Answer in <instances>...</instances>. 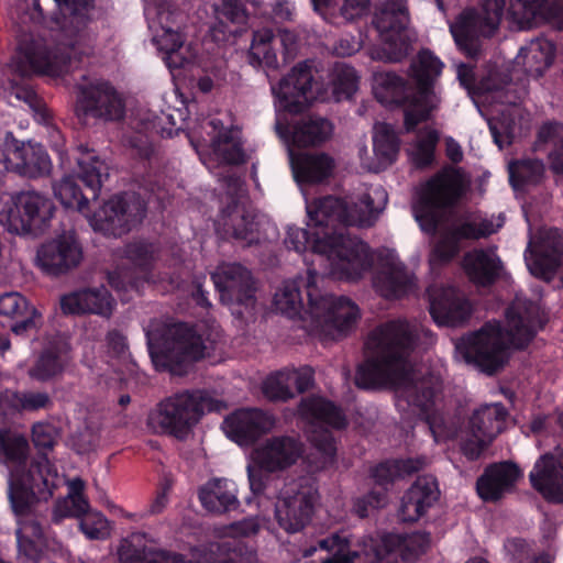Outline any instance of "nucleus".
I'll use <instances>...</instances> for the list:
<instances>
[{
    "label": "nucleus",
    "mask_w": 563,
    "mask_h": 563,
    "mask_svg": "<svg viewBox=\"0 0 563 563\" xmlns=\"http://www.w3.org/2000/svg\"><path fill=\"white\" fill-rule=\"evenodd\" d=\"M386 202L387 194L380 187H371L346 199L325 197L307 201V230L288 227L284 243L299 254L310 250L316 257L311 267H316L320 276L344 282L363 278L377 257L379 271L373 278L375 289L388 299L404 297L413 291L417 284L397 253L383 249L375 256L365 242L339 230L340 225H373Z\"/></svg>",
    "instance_id": "f257e3e1"
},
{
    "label": "nucleus",
    "mask_w": 563,
    "mask_h": 563,
    "mask_svg": "<svg viewBox=\"0 0 563 563\" xmlns=\"http://www.w3.org/2000/svg\"><path fill=\"white\" fill-rule=\"evenodd\" d=\"M433 342V335L416 321L395 320L378 327L366 341L368 358L357 368L356 385L365 389L393 388L399 411L429 420V408L441 388V375L424 367L413 368L409 357Z\"/></svg>",
    "instance_id": "f03ea898"
},
{
    "label": "nucleus",
    "mask_w": 563,
    "mask_h": 563,
    "mask_svg": "<svg viewBox=\"0 0 563 563\" xmlns=\"http://www.w3.org/2000/svg\"><path fill=\"white\" fill-rule=\"evenodd\" d=\"M27 454L29 443L23 435L0 429V463L9 470V498L12 509L19 516V556L36 562L47 544L41 527L27 510L35 500H46L51 497L60 479L46 457L27 467Z\"/></svg>",
    "instance_id": "7ed1b4c3"
},
{
    "label": "nucleus",
    "mask_w": 563,
    "mask_h": 563,
    "mask_svg": "<svg viewBox=\"0 0 563 563\" xmlns=\"http://www.w3.org/2000/svg\"><path fill=\"white\" fill-rule=\"evenodd\" d=\"M507 330L499 322H487L455 344V360L473 365L492 374L500 368L508 358V350L523 347L540 327L539 307L517 297L506 313Z\"/></svg>",
    "instance_id": "20e7f679"
},
{
    "label": "nucleus",
    "mask_w": 563,
    "mask_h": 563,
    "mask_svg": "<svg viewBox=\"0 0 563 563\" xmlns=\"http://www.w3.org/2000/svg\"><path fill=\"white\" fill-rule=\"evenodd\" d=\"M429 545L428 533L415 532L405 537L363 538L352 547L347 533L342 531L317 539L302 550V555L316 556L313 563H353L357 558H363L365 563H401L416 560Z\"/></svg>",
    "instance_id": "39448f33"
},
{
    "label": "nucleus",
    "mask_w": 563,
    "mask_h": 563,
    "mask_svg": "<svg viewBox=\"0 0 563 563\" xmlns=\"http://www.w3.org/2000/svg\"><path fill=\"white\" fill-rule=\"evenodd\" d=\"M62 19H56L59 29L58 46L53 53L42 38L23 40L10 68L21 76L43 74L59 76L68 69L69 54L59 53L62 46L75 49L85 41L84 29L89 19L90 0H54Z\"/></svg>",
    "instance_id": "423d86ee"
},
{
    "label": "nucleus",
    "mask_w": 563,
    "mask_h": 563,
    "mask_svg": "<svg viewBox=\"0 0 563 563\" xmlns=\"http://www.w3.org/2000/svg\"><path fill=\"white\" fill-rule=\"evenodd\" d=\"M443 68L442 62L430 51H421L410 67L415 88L407 87L394 73L377 71L373 76L375 98L385 106L407 104L405 125L409 131L428 119L440 102L435 91V79Z\"/></svg>",
    "instance_id": "0eeeda50"
},
{
    "label": "nucleus",
    "mask_w": 563,
    "mask_h": 563,
    "mask_svg": "<svg viewBox=\"0 0 563 563\" xmlns=\"http://www.w3.org/2000/svg\"><path fill=\"white\" fill-rule=\"evenodd\" d=\"M275 107L277 110L276 131L290 148L317 145L328 140L333 131L332 124L322 118H308L300 120L291 131L284 124L282 111L296 113L302 111L312 101L324 99L318 89L308 62L298 64L282 79L277 87H273Z\"/></svg>",
    "instance_id": "6e6552de"
},
{
    "label": "nucleus",
    "mask_w": 563,
    "mask_h": 563,
    "mask_svg": "<svg viewBox=\"0 0 563 563\" xmlns=\"http://www.w3.org/2000/svg\"><path fill=\"white\" fill-rule=\"evenodd\" d=\"M147 347L157 371L181 375L192 362L209 357L221 349L218 329L208 331L183 323L153 320L145 328Z\"/></svg>",
    "instance_id": "1a4fd4ad"
},
{
    "label": "nucleus",
    "mask_w": 563,
    "mask_h": 563,
    "mask_svg": "<svg viewBox=\"0 0 563 563\" xmlns=\"http://www.w3.org/2000/svg\"><path fill=\"white\" fill-rule=\"evenodd\" d=\"M54 196L67 209H75L89 218L96 231L120 235L139 224L145 216V207L139 197L128 195L110 199L100 211L89 217L88 199L84 197L75 176H64L54 187Z\"/></svg>",
    "instance_id": "9d476101"
},
{
    "label": "nucleus",
    "mask_w": 563,
    "mask_h": 563,
    "mask_svg": "<svg viewBox=\"0 0 563 563\" xmlns=\"http://www.w3.org/2000/svg\"><path fill=\"white\" fill-rule=\"evenodd\" d=\"M316 274L307 282V307L302 320L320 338L336 340L344 336L360 318L357 306L344 297L323 294L316 286Z\"/></svg>",
    "instance_id": "9b49d317"
},
{
    "label": "nucleus",
    "mask_w": 563,
    "mask_h": 563,
    "mask_svg": "<svg viewBox=\"0 0 563 563\" xmlns=\"http://www.w3.org/2000/svg\"><path fill=\"white\" fill-rule=\"evenodd\" d=\"M221 409V402L201 389L176 393L151 412L150 427L156 432L184 439L208 411Z\"/></svg>",
    "instance_id": "f8f14e48"
},
{
    "label": "nucleus",
    "mask_w": 563,
    "mask_h": 563,
    "mask_svg": "<svg viewBox=\"0 0 563 563\" xmlns=\"http://www.w3.org/2000/svg\"><path fill=\"white\" fill-rule=\"evenodd\" d=\"M188 137L201 162L210 170L217 166L244 162L240 129L218 117L205 119L189 128Z\"/></svg>",
    "instance_id": "ddd939ff"
},
{
    "label": "nucleus",
    "mask_w": 563,
    "mask_h": 563,
    "mask_svg": "<svg viewBox=\"0 0 563 563\" xmlns=\"http://www.w3.org/2000/svg\"><path fill=\"white\" fill-rule=\"evenodd\" d=\"M467 184L461 170L449 168L420 186L412 211L422 231L431 233L440 228L444 208L455 203L463 196Z\"/></svg>",
    "instance_id": "4468645a"
},
{
    "label": "nucleus",
    "mask_w": 563,
    "mask_h": 563,
    "mask_svg": "<svg viewBox=\"0 0 563 563\" xmlns=\"http://www.w3.org/2000/svg\"><path fill=\"white\" fill-rule=\"evenodd\" d=\"M145 16L152 33V42L164 54L169 70L188 68L196 62L190 46H184V36L178 24V13L166 0H144Z\"/></svg>",
    "instance_id": "2eb2a0df"
},
{
    "label": "nucleus",
    "mask_w": 563,
    "mask_h": 563,
    "mask_svg": "<svg viewBox=\"0 0 563 563\" xmlns=\"http://www.w3.org/2000/svg\"><path fill=\"white\" fill-rule=\"evenodd\" d=\"M302 443L295 437H273L258 444L247 460L246 471L251 490L254 494L263 493L267 481L265 474L287 470L302 456Z\"/></svg>",
    "instance_id": "dca6fc26"
},
{
    "label": "nucleus",
    "mask_w": 563,
    "mask_h": 563,
    "mask_svg": "<svg viewBox=\"0 0 563 563\" xmlns=\"http://www.w3.org/2000/svg\"><path fill=\"white\" fill-rule=\"evenodd\" d=\"M52 200L38 192L24 191L0 198V224L16 234L42 232L54 216Z\"/></svg>",
    "instance_id": "f3484780"
},
{
    "label": "nucleus",
    "mask_w": 563,
    "mask_h": 563,
    "mask_svg": "<svg viewBox=\"0 0 563 563\" xmlns=\"http://www.w3.org/2000/svg\"><path fill=\"white\" fill-rule=\"evenodd\" d=\"M299 413L309 424L308 434L311 443L320 454V467L330 462L335 453V445L325 427L335 429L345 426V418L341 410L321 397L305 399Z\"/></svg>",
    "instance_id": "a211bd4d"
},
{
    "label": "nucleus",
    "mask_w": 563,
    "mask_h": 563,
    "mask_svg": "<svg viewBox=\"0 0 563 563\" xmlns=\"http://www.w3.org/2000/svg\"><path fill=\"white\" fill-rule=\"evenodd\" d=\"M506 0H483L481 11L464 10L450 24V32L456 45L466 55H475L474 38L477 35L490 36L498 29Z\"/></svg>",
    "instance_id": "6ab92c4d"
},
{
    "label": "nucleus",
    "mask_w": 563,
    "mask_h": 563,
    "mask_svg": "<svg viewBox=\"0 0 563 563\" xmlns=\"http://www.w3.org/2000/svg\"><path fill=\"white\" fill-rule=\"evenodd\" d=\"M318 493L308 482H291L280 490L275 504V517L286 532L300 531L311 519Z\"/></svg>",
    "instance_id": "aec40b11"
},
{
    "label": "nucleus",
    "mask_w": 563,
    "mask_h": 563,
    "mask_svg": "<svg viewBox=\"0 0 563 563\" xmlns=\"http://www.w3.org/2000/svg\"><path fill=\"white\" fill-rule=\"evenodd\" d=\"M503 224L504 218L501 214L487 217L474 213L462 218L434 246L430 255L431 265L450 261L459 252V240L486 238L497 232Z\"/></svg>",
    "instance_id": "412c9836"
},
{
    "label": "nucleus",
    "mask_w": 563,
    "mask_h": 563,
    "mask_svg": "<svg viewBox=\"0 0 563 563\" xmlns=\"http://www.w3.org/2000/svg\"><path fill=\"white\" fill-rule=\"evenodd\" d=\"M221 300L228 305L232 314L241 317L253 307V283L250 272L240 264H222L212 274Z\"/></svg>",
    "instance_id": "4be33fe9"
},
{
    "label": "nucleus",
    "mask_w": 563,
    "mask_h": 563,
    "mask_svg": "<svg viewBox=\"0 0 563 563\" xmlns=\"http://www.w3.org/2000/svg\"><path fill=\"white\" fill-rule=\"evenodd\" d=\"M82 260V249L73 232H63L42 243L35 265L48 275H60L75 268Z\"/></svg>",
    "instance_id": "5701e85b"
},
{
    "label": "nucleus",
    "mask_w": 563,
    "mask_h": 563,
    "mask_svg": "<svg viewBox=\"0 0 563 563\" xmlns=\"http://www.w3.org/2000/svg\"><path fill=\"white\" fill-rule=\"evenodd\" d=\"M506 410L501 404L485 405L474 411L462 450L473 460L479 456L483 449L503 431Z\"/></svg>",
    "instance_id": "b1692460"
},
{
    "label": "nucleus",
    "mask_w": 563,
    "mask_h": 563,
    "mask_svg": "<svg viewBox=\"0 0 563 563\" xmlns=\"http://www.w3.org/2000/svg\"><path fill=\"white\" fill-rule=\"evenodd\" d=\"M408 22V14L405 0H388L375 14L374 23L376 29L389 46V58L399 60L408 53V43L405 41L407 34L405 27Z\"/></svg>",
    "instance_id": "393cba45"
},
{
    "label": "nucleus",
    "mask_w": 563,
    "mask_h": 563,
    "mask_svg": "<svg viewBox=\"0 0 563 563\" xmlns=\"http://www.w3.org/2000/svg\"><path fill=\"white\" fill-rule=\"evenodd\" d=\"M563 243L556 229L542 230L538 239H531L525 253L529 272L536 277L551 279L561 263Z\"/></svg>",
    "instance_id": "a878e982"
},
{
    "label": "nucleus",
    "mask_w": 563,
    "mask_h": 563,
    "mask_svg": "<svg viewBox=\"0 0 563 563\" xmlns=\"http://www.w3.org/2000/svg\"><path fill=\"white\" fill-rule=\"evenodd\" d=\"M276 418L261 409H240L227 417L222 423L223 432L239 445H247L261 435L273 431Z\"/></svg>",
    "instance_id": "bb28decb"
},
{
    "label": "nucleus",
    "mask_w": 563,
    "mask_h": 563,
    "mask_svg": "<svg viewBox=\"0 0 563 563\" xmlns=\"http://www.w3.org/2000/svg\"><path fill=\"white\" fill-rule=\"evenodd\" d=\"M430 313L439 325L455 327L471 314V305L452 287L432 286L428 289Z\"/></svg>",
    "instance_id": "cd10ccee"
},
{
    "label": "nucleus",
    "mask_w": 563,
    "mask_h": 563,
    "mask_svg": "<svg viewBox=\"0 0 563 563\" xmlns=\"http://www.w3.org/2000/svg\"><path fill=\"white\" fill-rule=\"evenodd\" d=\"M530 481L544 498L563 503V451L541 456L530 473Z\"/></svg>",
    "instance_id": "c85d7f7f"
},
{
    "label": "nucleus",
    "mask_w": 563,
    "mask_h": 563,
    "mask_svg": "<svg viewBox=\"0 0 563 563\" xmlns=\"http://www.w3.org/2000/svg\"><path fill=\"white\" fill-rule=\"evenodd\" d=\"M507 16L519 29L547 21L563 27V0L552 7H548L544 0H510Z\"/></svg>",
    "instance_id": "c756f323"
},
{
    "label": "nucleus",
    "mask_w": 563,
    "mask_h": 563,
    "mask_svg": "<svg viewBox=\"0 0 563 563\" xmlns=\"http://www.w3.org/2000/svg\"><path fill=\"white\" fill-rule=\"evenodd\" d=\"M79 110L93 118L115 121L123 118L125 103L122 96L108 82L92 86L79 101Z\"/></svg>",
    "instance_id": "7c9ffc66"
},
{
    "label": "nucleus",
    "mask_w": 563,
    "mask_h": 563,
    "mask_svg": "<svg viewBox=\"0 0 563 563\" xmlns=\"http://www.w3.org/2000/svg\"><path fill=\"white\" fill-rule=\"evenodd\" d=\"M114 305L113 298L103 286L79 289L60 298V308L66 314L92 313L109 318Z\"/></svg>",
    "instance_id": "2f4dec72"
},
{
    "label": "nucleus",
    "mask_w": 563,
    "mask_h": 563,
    "mask_svg": "<svg viewBox=\"0 0 563 563\" xmlns=\"http://www.w3.org/2000/svg\"><path fill=\"white\" fill-rule=\"evenodd\" d=\"M437 481L432 476H422L411 485L401 499L398 511L405 522L419 520L439 499Z\"/></svg>",
    "instance_id": "473e14b6"
},
{
    "label": "nucleus",
    "mask_w": 563,
    "mask_h": 563,
    "mask_svg": "<svg viewBox=\"0 0 563 563\" xmlns=\"http://www.w3.org/2000/svg\"><path fill=\"white\" fill-rule=\"evenodd\" d=\"M521 476V471L512 463L504 462L492 465L478 478L477 493L485 501L498 500L504 495L512 492Z\"/></svg>",
    "instance_id": "72a5a7b5"
},
{
    "label": "nucleus",
    "mask_w": 563,
    "mask_h": 563,
    "mask_svg": "<svg viewBox=\"0 0 563 563\" xmlns=\"http://www.w3.org/2000/svg\"><path fill=\"white\" fill-rule=\"evenodd\" d=\"M426 465V460L407 459L388 461L377 465L373 471V479L380 487V490L372 493L368 496L367 504L371 508H379L386 504V486L394 479L409 475L421 470Z\"/></svg>",
    "instance_id": "f704fd0d"
},
{
    "label": "nucleus",
    "mask_w": 563,
    "mask_h": 563,
    "mask_svg": "<svg viewBox=\"0 0 563 563\" xmlns=\"http://www.w3.org/2000/svg\"><path fill=\"white\" fill-rule=\"evenodd\" d=\"M316 274V286H319L323 276H320L316 267H308L306 277L285 280L275 291L273 305L275 309L289 318L305 316L301 287L307 290V282L310 274Z\"/></svg>",
    "instance_id": "c9c22d12"
},
{
    "label": "nucleus",
    "mask_w": 563,
    "mask_h": 563,
    "mask_svg": "<svg viewBox=\"0 0 563 563\" xmlns=\"http://www.w3.org/2000/svg\"><path fill=\"white\" fill-rule=\"evenodd\" d=\"M457 78L461 85L467 89L468 93L472 96V99L478 110L483 113L481 107H490L493 108L492 114H504L501 110L497 108L495 103H504L509 102L514 103L508 99V91L504 89H499L490 85L492 78L489 77L486 80H483L478 87H474V71L473 68L465 64H460L457 66Z\"/></svg>",
    "instance_id": "e433bc0d"
},
{
    "label": "nucleus",
    "mask_w": 563,
    "mask_h": 563,
    "mask_svg": "<svg viewBox=\"0 0 563 563\" xmlns=\"http://www.w3.org/2000/svg\"><path fill=\"white\" fill-rule=\"evenodd\" d=\"M289 161L295 179L299 185L320 183L332 174L333 159L325 154H298L289 151Z\"/></svg>",
    "instance_id": "4c0bfd02"
},
{
    "label": "nucleus",
    "mask_w": 563,
    "mask_h": 563,
    "mask_svg": "<svg viewBox=\"0 0 563 563\" xmlns=\"http://www.w3.org/2000/svg\"><path fill=\"white\" fill-rule=\"evenodd\" d=\"M555 47L552 42L544 38L531 41L522 47L515 58V67L532 78L542 76L554 59Z\"/></svg>",
    "instance_id": "58836bf2"
},
{
    "label": "nucleus",
    "mask_w": 563,
    "mask_h": 563,
    "mask_svg": "<svg viewBox=\"0 0 563 563\" xmlns=\"http://www.w3.org/2000/svg\"><path fill=\"white\" fill-rule=\"evenodd\" d=\"M463 268L467 276L478 285L490 284L500 273L503 265L496 247L475 249L465 254Z\"/></svg>",
    "instance_id": "ea45409f"
},
{
    "label": "nucleus",
    "mask_w": 563,
    "mask_h": 563,
    "mask_svg": "<svg viewBox=\"0 0 563 563\" xmlns=\"http://www.w3.org/2000/svg\"><path fill=\"white\" fill-rule=\"evenodd\" d=\"M374 159L363 165L372 172H379L391 165L398 155L399 140L391 125L376 123L373 134Z\"/></svg>",
    "instance_id": "a19ab883"
},
{
    "label": "nucleus",
    "mask_w": 563,
    "mask_h": 563,
    "mask_svg": "<svg viewBox=\"0 0 563 563\" xmlns=\"http://www.w3.org/2000/svg\"><path fill=\"white\" fill-rule=\"evenodd\" d=\"M202 507L210 512H224L236 508L238 488L228 479H211L199 492Z\"/></svg>",
    "instance_id": "79ce46f5"
},
{
    "label": "nucleus",
    "mask_w": 563,
    "mask_h": 563,
    "mask_svg": "<svg viewBox=\"0 0 563 563\" xmlns=\"http://www.w3.org/2000/svg\"><path fill=\"white\" fill-rule=\"evenodd\" d=\"M222 220L224 227H228L225 231L231 230L235 239L244 241L247 245L260 242V230L264 227H271L263 219L246 217L244 210L238 206H234L231 211H225L222 214Z\"/></svg>",
    "instance_id": "37998d69"
},
{
    "label": "nucleus",
    "mask_w": 563,
    "mask_h": 563,
    "mask_svg": "<svg viewBox=\"0 0 563 563\" xmlns=\"http://www.w3.org/2000/svg\"><path fill=\"white\" fill-rule=\"evenodd\" d=\"M77 161V176L92 192V198L98 197L103 180L108 177V167L104 162L88 148L79 147Z\"/></svg>",
    "instance_id": "c03bdc74"
},
{
    "label": "nucleus",
    "mask_w": 563,
    "mask_h": 563,
    "mask_svg": "<svg viewBox=\"0 0 563 563\" xmlns=\"http://www.w3.org/2000/svg\"><path fill=\"white\" fill-rule=\"evenodd\" d=\"M0 314L13 319L25 317L12 325V332L15 334H21L35 327V309L30 308L27 300L18 292H8L0 297Z\"/></svg>",
    "instance_id": "a18cd8bd"
},
{
    "label": "nucleus",
    "mask_w": 563,
    "mask_h": 563,
    "mask_svg": "<svg viewBox=\"0 0 563 563\" xmlns=\"http://www.w3.org/2000/svg\"><path fill=\"white\" fill-rule=\"evenodd\" d=\"M277 40L271 30H260L254 33L250 47V63L254 67H276L277 66Z\"/></svg>",
    "instance_id": "49530a36"
},
{
    "label": "nucleus",
    "mask_w": 563,
    "mask_h": 563,
    "mask_svg": "<svg viewBox=\"0 0 563 563\" xmlns=\"http://www.w3.org/2000/svg\"><path fill=\"white\" fill-rule=\"evenodd\" d=\"M68 494L63 499L58 500L54 509V518L56 520L66 517L80 518L82 514L88 510V500L82 492L85 483L80 478L68 481Z\"/></svg>",
    "instance_id": "de8ad7c7"
},
{
    "label": "nucleus",
    "mask_w": 563,
    "mask_h": 563,
    "mask_svg": "<svg viewBox=\"0 0 563 563\" xmlns=\"http://www.w3.org/2000/svg\"><path fill=\"white\" fill-rule=\"evenodd\" d=\"M553 145L549 153L550 166L555 173L563 174V126L560 123L551 122L543 124L538 132L536 146Z\"/></svg>",
    "instance_id": "09e8293b"
},
{
    "label": "nucleus",
    "mask_w": 563,
    "mask_h": 563,
    "mask_svg": "<svg viewBox=\"0 0 563 563\" xmlns=\"http://www.w3.org/2000/svg\"><path fill=\"white\" fill-rule=\"evenodd\" d=\"M509 179L515 190L541 179L544 165L539 159H522L510 163L508 166Z\"/></svg>",
    "instance_id": "8fccbe9b"
},
{
    "label": "nucleus",
    "mask_w": 563,
    "mask_h": 563,
    "mask_svg": "<svg viewBox=\"0 0 563 563\" xmlns=\"http://www.w3.org/2000/svg\"><path fill=\"white\" fill-rule=\"evenodd\" d=\"M67 347L64 343L57 342L47 349L32 369V376L38 379H47L57 374L65 362Z\"/></svg>",
    "instance_id": "3c124183"
},
{
    "label": "nucleus",
    "mask_w": 563,
    "mask_h": 563,
    "mask_svg": "<svg viewBox=\"0 0 563 563\" xmlns=\"http://www.w3.org/2000/svg\"><path fill=\"white\" fill-rule=\"evenodd\" d=\"M439 140V133L431 128L423 130L417 140L408 148L410 159L417 166H424L432 162L435 144Z\"/></svg>",
    "instance_id": "603ef678"
},
{
    "label": "nucleus",
    "mask_w": 563,
    "mask_h": 563,
    "mask_svg": "<svg viewBox=\"0 0 563 563\" xmlns=\"http://www.w3.org/2000/svg\"><path fill=\"white\" fill-rule=\"evenodd\" d=\"M358 77L353 67L338 64L332 74V93L336 101L349 99L357 90Z\"/></svg>",
    "instance_id": "864d4df0"
},
{
    "label": "nucleus",
    "mask_w": 563,
    "mask_h": 563,
    "mask_svg": "<svg viewBox=\"0 0 563 563\" xmlns=\"http://www.w3.org/2000/svg\"><path fill=\"white\" fill-rule=\"evenodd\" d=\"M508 558L507 563H552L553 558L549 553L530 555V547L522 539H510L505 543Z\"/></svg>",
    "instance_id": "5fc2aeb1"
},
{
    "label": "nucleus",
    "mask_w": 563,
    "mask_h": 563,
    "mask_svg": "<svg viewBox=\"0 0 563 563\" xmlns=\"http://www.w3.org/2000/svg\"><path fill=\"white\" fill-rule=\"evenodd\" d=\"M262 390L272 400H287L294 397L288 369L268 375L263 382Z\"/></svg>",
    "instance_id": "6e6d98bb"
},
{
    "label": "nucleus",
    "mask_w": 563,
    "mask_h": 563,
    "mask_svg": "<svg viewBox=\"0 0 563 563\" xmlns=\"http://www.w3.org/2000/svg\"><path fill=\"white\" fill-rule=\"evenodd\" d=\"M32 154L24 155L23 176L37 177L51 172L52 163L42 145L26 142Z\"/></svg>",
    "instance_id": "4d7b16f0"
},
{
    "label": "nucleus",
    "mask_w": 563,
    "mask_h": 563,
    "mask_svg": "<svg viewBox=\"0 0 563 563\" xmlns=\"http://www.w3.org/2000/svg\"><path fill=\"white\" fill-rule=\"evenodd\" d=\"M80 529L89 539H104L110 534V525L106 517L89 508L80 517Z\"/></svg>",
    "instance_id": "13d9d810"
},
{
    "label": "nucleus",
    "mask_w": 563,
    "mask_h": 563,
    "mask_svg": "<svg viewBox=\"0 0 563 563\" xmlns=\"http://www.w3.org/2000/svg\"><path fill=\"white\" fill-rule=\"evenodd\" d=\"M32 154L31 147L26 142L19 143L18 141L7 143L5 148L0 157L4 169L16 172L23 175L24 155Z\"/></svg>",
    "instance_id": "bf43d9fd"
},
{
    "label": "nucleus",
    "mask_w": 563,
    "mask_h": 563,
    "mask_svg": "<svg viewBox=\"0 0 563 563\" xmlns=\"http://www.w3.org/2000/svg\"><path fill=\"white\" fill-rule=\"evenodd\" d=\"M214 12L219 24L224 29L228 27V23L244 24L247 18L242 5L234 0H222L220 4L216 5Z\"/></svg>",
    "instance_id": "052dcab7"
},
{
    "label": "nucleus",
    "mask_w": 563,
    "mask_h": 563,
    "mask_svg": "<svg viewBox=\"0 0 563 563\" xmlns=\"http://www.w3.org/2000/svg\"><path fill=\"white\" fill-rule=\"evenodd\" d=\"M14 97L26 103L33 112L34 118L42 123H46L49 117L48 110L35 91L27 86H18L13 89Z\"/></svg>",
    "instance_id": "680f3d73"
},
{
    "label": "nucleus",
    "mask_w": 563,
    "mask_h": 563,
    "mask_svg": "<svg viewBox=\"0 0 563 563\" xmlns=\"http://www.w3.org/2000/svg\"><path fill=\"white\" fill-rule=\"evenodd\" d=\"M241 549L233 547L231 541L213 542L209 544L208 551L203 554L207 563H236Z\"/></svg>",
    "instance_id": "e2e57ef3"
},
{
    "label": "nucleus",
    "mask_w": 563,
    "mask_h": 563,
    "mask_svg": "<svg viewBox=\"0 0 563 563\" xmlns=\"http://www.w3.org/2000/svg\"><path fill=\"white\" fill-rule=\"evenodd\" d=\"M260 525L255 518L244 519L239 522L231 523L229 526L223 527L219 531V536L222 538H246L254 536L258 532Z\"/></svg>",
    "instance_id": "0e129e2a"
},
{
    "label": "nucleus",
    "mask_w": 563,
    "mask_h": 563,
    "mask_svg": "<svg viewBox=\"0 0 563 563\" xmlns=\"http://www.w3.org/2000/svg\"><path fill=\"white\" fill-rule=\"evenodd\" d=\"M48 402V396L44 393H23L12 395V405L16 409L36 410Z\"/></svg>",
    "instance_id": "69168bd1"
},
{
    "label": "nucleus",
    "mask_w": 563,
    "mask_h": 563,
    "mask_svg": "<svg viewBox=\"0 0 563 563\" xmlns=\"http://www.w3.org/2000/svg\"><path fill=\"white\" fill-rule=\"evenodd\" d=\"M126 257L137 266H146L154 258V249L146 243H134L126 249Z\"/></svg>",
    "instance_id": "338daca9"
},
{
    "label": "nucleus",
    "mask_w": 563,
    "mask_h": 563,
    "mask_svg": "<svg viewBox=\"0 0 563 563\" xmlns=\"http://www.w3.org/2000/svg\"><path fill=\"white\" fill-rule=\"evenodd\" d=\"M33 442L38 449H51L54 445L56 432L48 423H36L32 429Z\"/></svg>",
    "instance_id": "774afa93"
}]
</instances>
